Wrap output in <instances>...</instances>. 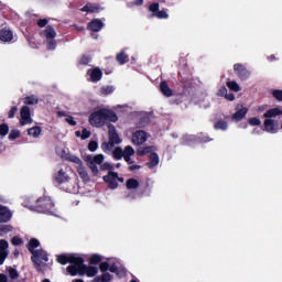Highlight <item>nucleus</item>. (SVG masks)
I'll return each mask as SVG.
<instances>
[{
  "label": "nucleus",
  "mask_w": 282,
  "mask_h": 282,
  "mask_svg": "<svg viewBox=\"0 0 282 282\" xmlns=\"http://www.w3.org/2000/svg\"><path fill=\"white\" fill-rule=\"evenodd\" d=\"M12 219V210L8 206L0 205V224H8Z\"/></svg>",
  "instance_id": "nucleus-15"
},
{
  "label": "nucleus",
  "mask_w": 282,
  "mask_h": 282,
  "mask_svg": "<svg viewBox=\"0 0 282 282\" xmlns=\"http://www.w3.org/2000/svg\"><path fill=\"white\" fill-rule=\"evenodd\" d=\"M100 261H102V256H100V254H93L90 257V264L91 265H98V263H100Z\"/></svg>",
  "instance_id": "nucleus-40"
},
{
  "label": "nucleus",
  "mask_w": 282,
  "mask_h": 282,
  "mask_svg": "<svg viewBox=\"0 0 282 282\" xmlns=\"http://www.w3.org/2000/svg\"><path fill=\"white\" fill-rule=\"evenodd\" d=\"M117 62L119 65H124L126 63H129V55L124 54V51H121L117 54Z\"/></svg>",
  "instance_id": "nucleus-29"
},
{
  "label": "nucleus",
  "mask_w": 282,
  "mask_h": 282,
  "mask_svg": "<svg viewBox=\"0 0 282 282\" xmlns=\"http://www.w3.org/2000/svg\"><path fill=\"white\" fill-rule=\"evenodd\" d=\"M8 254H10V252H0V265H3V263H6V259H8Z\"/></svg>",
  "instance_id": "nucleus-52"
},
{
  "label": "nucleus",
  "mask_w": 282,
  "mask_h": 282,
  "mask_svg": "<svg viewBox=\"0 0 282 282\" xmlns=\"http://www.w3.org/2000/svg\"><path fill=\"white\" fill-rule=\"evenodd\" d=\"M86 162L87 164H101L102 162H105V155L102 154H97V155H88L86 158Z\"/></svg>",
  "instance_id": "nucleus-20"
},
{
  "label": "nucleus",
  "mask_w": 282,
  "mask_h": 282,
  "mask_svg": "<svg viewBox=\"0 0 282 282\" xmlns=\"http://www.w3.org/2000/svg\"><path fill=\"white\" fill-rule=\"evenodd\" d=\"M282 110L281 108H273L268 110L264 115L263 118L265 120L263 121V131L267 133H278L279 132V121L275 120L276 116H281Z\"/></svg>",
  "instance_id": "nucleus-4"
},
{
  "label": "nucleus",
  "mask_w": 282,
  "mask_h": 282,
  "mask_svg": "<svg viewBox=\"0 0 282 282\" xmlns=\"http://www.w3.org/2000/svg\"><path fill=\"white\" fill-rule=\"evenodd\" d=\"M138 197V193L134 192V189H129V192L126 193L124 198L133 200Z\"/></svg>",
  "instance_id": "nucleus-43"
},
{
  "label": "nucleus",
  "mask_w": 282,
  "mask_h": 282,
  "mask_svg": "<svg viewBox=\"0 0 282 282\" xmlns=\"http://www.w3.org/2000/svg\"><path fill=\"white\" fill-rule=\"evenodd\" d=\"M160 90L166 98H171V96H173V89L169 87V84L166 82H161Z\"/></svg>",
  "instance_id": "nucleus-22"
},
{
  "label": "nucleus",
  "mask_w": 282,
  "mask_h": 282,
  "mask_svg": "<svg viewBox=\"0 0 282 282\" xmlns=\"http://www.w3.org/2000/svg\"><path fill=\"white\" fill-rule=\"evenodd\" d=\"M0 232H2V235H8V232H12V226L1 225L0 226Z\"/></svg>",
  "instance_id": "nucleus-45"
},
{
  "label": "nucleus",
  "mask_w": 282,
  "mask_h": 282,
  "mask_svg": "<svg viewBox=\"0 0 282 282\" xmlns=\"http://www.w3.org/2000/svg\"><path fill=\"white\" fill-rule=\"evenodd\" d=\"M17 111H19V108L17 106H13L9 111V118H14V116H17Z\"/></svg>",
  "instance_id": "nucleus-56"
},
{
  "label": "nucleus",
  "mask_w": 282,
  "mask_h": 282,
  "mask_svg": "<svg viewBox=\"0 0 282 282\" xmlns=\"http://www.w3.org/2000/svg\"><path fill=\"white\" fill-rule=\"evenodd\" d=\"M132 155H135V150L131 145H127L123 149V159L128 164H133V159H131Z\"/></svg>",
  "instance_id": "nucleus-17"
},
{
  "label": "nucleus",
  "mask_w": 282,
  "mask_h": 282,
  "mask_svg": "<svg viewBox=\"0 0 282 282\" xmlns=\"http://www.w3.org/2000/svg\"><path fill=\"white\" fill-rule=\"evenodd\" d=\"M0 282H8V275L0 273Z\"/></svg>",
  "instance_id": "nucleus-63"
},
{
  "label": "nucleus",
  "mask_w": 282,
  "mask_h": 282,
  "mask_svg": "<svg viewBox=\"0 0 282 282\" xmlns=\"http://www.w3.org/2000/svg\"><path fill=\"white\" fill-rule=\"evenodd\" d=\"M67 124H69L70 127H76V124H78V122H76V120L74 119V117L72 116H66L65 118Z\"/></svg>",
  "instance_id": "nucleus-47"
},
{
  "label": "nucleus",
  "mask_w": 282,
  "mask_h": 282,
  "mask_svg": "<svg viewBox=\"0 0 282 282\" xmlns=\"http://www.w3.org/2000/svg\"><path fill=\"white\" fill-rule=\"evenodd\" d=\"M77 173L85 182L89 180V174H87V170H85L83 165L77 166Z\"/></svg>",
  "instance_id": "nucleus-31"
},
{
  "label": "nucleus",
  "mask_w": 282,
  "mask_h": 282,
  "mask_svg": "<svg viewBox=\"0 0 282 282\" xmlns=\"http://www.w3.org/2000/svg\"><path fill=\"white\" fill-rule=\"evenodd\" d=\"M88 122L91 127L100 129L105 127L107 122H118V115L111 109L101 108L89 115Z\"/></svg>",
  "instance_id": "nucleus-3"
},
{
  "label": "nucleus",
  "mask_w": 282,
  "mask_h": 282,
  "mask_svg": "<svg viewBox=\"0 0 282 282\" xmlns=\"http://www.w3.org/2000/svg\"><path fill=\"white\" fill-rule=\"evenodd\" d=\"M112 169H113V165H111V163L106 162L101 165V171H112Z\"/></svg>",
  "instance_id": "nucleus-55"
},
{
  "label": "nucleus",
  "mask_w": 282,
  "mask_h": 282,
  "mask_svg": "<svg viewBox=\"0 0 282 282\" xmlns=\"http://www.w3.org/2000/svg\"><path fill=\"white\" fill-rule=\"evenodd\" d=\"M54 184L57 186H63V184H67L70 180L67 167L59 169L55 174H54Z\"/></svg>",
  "instance_id": "nucleus-9"
},
{
  "label": "nucleus",
  "mask_w": 282,
  "mask_h": 282,
  "mask_svg": "<svg viewBox=\"0 0 282 282\" xmlns=\"http://www.w3.org/2000/svg\"><path fill=\"white\" fill-rule=\"evenodd\" d=\"M111 274L109 272H102L100 275L96 276L93 282H111Z\"/></svg>",
  "instance_id": "nucleus-26"
},
{
  "label": "nucleus",
  "mask_w": 282,
  "mask_h": 282,
  "mask_svg": "<svg viewBox=\"0 0 282 282\" xmlns=\"http://www.w3.org/2000/svg\"><path fill=\"white\" fill-rule=\"evenodd\" d=\"M68 115L65 113V111H58L57 118H67Z\"/></svg>",
  "instance_id": "nucleus-64"
},
{
  "label": "nucleus",
  "mask_w": 282,
  "mask_h": 282,
  "mask_svg": "<svg viewBox=\"0 0 282 282\" xmlns=\"http://www.w3.org/2000/svg\"><path fill=\"white\" fill-rule=\"evenodd\" d=\"M12 39H14V34L8 28L0 30V41L2 43H10Z\"/></svg>",
  "instance_id": "nucleus-18"
},
{
  "label": "nucleus",
  "mask_w": 282,
  "mask_h": 282,
  "mask_svg": "<svg viewBox=\"0 0 282 282\" xmlns=\"http://www.w3.org/2000/svg\"><path fill=\"white\" fill-rule=\"evenodd\" d=\"M89 63H91V56H89V55L82 56V58H80L82 65H89Z\"/></svg>",
  "instance_id": "nucleus-48"
},
{
  "label": "nucleus",
  "mask_w": 282,
  "mask_h": 282,
  "mask_svg": "<svg viewBox=\"0 0 282 282\" xmlns=\"http://www.w3.org/2000/svg\"><path fill=\"white\" fill-rule=\"evenodd\" d=\"M10 132V127H8V124L2 123L0 124V135L2 138H6V134Z\"/></svg>",
  "instance_id": "nucleus-42"
},
{
  "label": "nucleus",
  "mask_w": 282,
  "mask_h": 282,
  "mask_svg": "<svg viewBox=\"0 0 282 282\" xmlns=\"http://www.w3.org/2000/svg\"><path fill=\"white\" fill-rule=\"evenodd\" d=\"M149 140V133L144 130H138L132 134L131 142L135 147H142Z\"/></svg>",
  "instance_id": "nucleus-13"
},
{
  "label": "nucleus",
  "mask_w": 282,
  "mask_h": 282,
  "mask_svg": "<svg viewBox=\"0 0 282 282\" xmlns=\"http://www.w3.org/2000/svg\"><path fill=\"white\" fill-rule=\"evenodd\" d=\"M22 206L30 210H35L36 213H44L45 215L58 217V212L56 210V207H54V202H52L50 196H42L35 203L34 197L26 196L24 197Z\"/></svg>",
  "instance_id": "nucleus-2"
},
{
  "label": "nucleus",
  "mask_w": 282,
  "mask_h": 282,
  "mask_svg": "<svg viewBox=\"0 0 282 282\" xmlns=\"http://www.w3.org/2000/svg\"><path fill=\"white\" fill-rule=\"evenodd\" d=\"M250 127H261V119L253 117L248 120Z\"/></svg>",
  "instance_id": "nucleus-44"
},
{
  "label": "nucleus",
  "mask_w": 282,
  "mask_h": 282,
  "mask_svg": "<svg viewBox=\"0 0 282 282\" xmlns=\"http://www.w3.org/2000/svg\"><path fill=\"white\" fill-rule=\"evenodd\" d=\"M226 100H229L230 102L235 101V94L230 93L225 95Z\"/></svg>",
  "instance_id": "nucleus-60"
},
{
  "label": "nucleus",
  "mask_w": 282,
  "mask_h": 282,
  "mask_svg": "<svg viewBox=\"0 0 282 282\" xmlns=\"http://www.w3.org/2000/svg\"><path fill=\"white\" fill-rule=\"evenodd\" d=\"M109 272L116 273L118 272V265L116 263L108 267Z\"/></svg>",
  "instance_id": "nucleus-61"
},
{
  "label": "nucleus",
  "mask_w": 282,
  "mask_h": 282,
  "mask_svg": "<svg viewBox=\"0 0 282 282\" xmlns=\"http://www.w3.org/2000/svg\"><path fill=\"white\" fill-rule=\"evenodd\" d=\"M66 160L68 162H73V164H76L77 167L83 164V161L78 156H76L74 154H68V156H66Z\"/></svg>",
  "instance_id": "nucleus-35"
},
{
  "label": "nucleus",
  "mask_w": 282,
  "mask_h": 282,
  "mask_svg": "<svg viewBox=\"0 0 282 282\" xmlns=\"http://www.w3.org/2000/svg\"><path fill=\"white\" fill-rule=\"evenodd\" d=\"M113 91H116V88H113V86H104L101 88V94L104 96H109V95L113 94Z\"/></svg>",
  "instance_id": "nucleus-39"
},
{
  "label": "nucleus",
  "mask_w": 282,
  "mask_h": 282,
  "mask_svg": "<svg viewBox=\"0 0 282 282\" xmlns=\"http://www.w3.org/2000/svg\"><path fill=\"white\" fill-rule=\"evenodd\" d=\"M148 122H149V118L148 117H143L142 122L139 123V127L140 128H144V127H147Z\"/></svg>",
  "instance_id": "nucleus-62"
},
{
  "label": "nucleus",
  "mask_w": 282,
  "mask_h": 282,
  "mask_svg": "<svg viewBox=\"0 0 282 282\" xmlns=\"http://www.w3.org/2000/svg\"><path fill=\"white\" fill-rule=\"evenodd\" d=\"M216 130L226 131L228 129V122L219 120L214 124Z\"/></svg>",
  "instance_id": "nucleus-34"
},
{
  "label": "nucleus",
  "mask_w": 282,
  "mask_h": 282,
  "mask_svg": "<svg viewBox=\"0 0 282 282\" xmlns=\"http://www.w3.org/2000/svg\"><path fill=\"white\" fill-rule=\"evenodd\" d=\"M140 186V182L135 178H129L126 182V187L128 188V191H135V188H138Z\"/></svg>",
  "instance_id": "nucleus-27"
},
{
  "label": "nucleus",
  "mask_w": 282,
  "mask_h": 282,
  "mask_svg": "<svg viewBox=\"0 0 282 282\" xmlns=\"http://www.w3.org/2000/svg\"><path fill=\"white\" fill-rule=\"evenodd\" d=\"M8 248H10V243L6 239L0 240V252H10L8 251Z\"/></svg>",
  "instance_id": "nucleus-41"
},
{
  "label": "nucleus",
  "mask_w": 282,
  "mask_h": 282,
  "mask_svg": "<svg viewBox=\"0 0 282 282\" xmlns=\"http://www.w3.org/2000/svg\"><path fill=\"white\" fill-rule=\"evenodd\" d=\"M37 25L39 28H45L47 25V20L46 19L39 20Z\"/></svg>",
  "instance_id": "nucleus-59"
},
{
  "label": "nucleus",
  "mask_w": 282,
  "mask_h": 282,
  "mask_svg": "<svg viewBox=\"0 0 282 282\" xmlns=\"http://www.w3.org/2000/svg\"><path fill=\"white\" fill-rule=\"evenodd\" d=\"M57 262L62 265H70L67 267V272L70 276H88L94 278L98 274V268L85 264V259L76 256H67L62 254L57 257Z\"/></svg>",
  "instance_id": "nucleus-1"
},
{
  "label": "nucleus",
  "mask_w": 282,
  "mask_h": 282,
  "mask_svg": "<svg viewBox=\"0 0 282 282\" xmlns=\"http://www.w3.org/2000/svg\"><path fill=\"white\" fill-rule=\"evenodd\" d=\"M112 155L115 160H122V158H124V152L122 148L118 147L113 150Z\"/></svg>",
  "instance_id": "nucleus-36"
},
{
  "label": "nucleus",
  "mask_w": 282,
  "mask_h": 282,
  "mask_svg": "<svg viewBox=\"0 0 282 282\" xmlns=\"http://www.w3.org/2000/svg\"><path fill=\"white\" fill-rule=\"evenodd\" d=\"M21 135V132L19 130H12L9 134V140H17Z\"/></svg>",
  "instance_id": "nucleus-49"
},
{
  "label": "nucleus",
  "mask_w": 282,
  "mask_h": 282,
  "mask_svg": "<svg viewBox=\"0 0 282 282\" xmlns=\"http://www.w3.org/2000/svg\"><path fill=\"white\" fill-rule=\"evenodd\" d=\"M42 131H43V130L41 129V127L35 126V127L30 128V129L28 130V134H29L31 138H39V137L41 135Z\"/></svg>",
  "instance_id": "nucleus-28"
},
{
  "label": "nucleus",
  "mask_w": 282,
  "mask_h": 282,
  "mask_svg": "<svg viewBox=\"0 0 282 282\" xmlns=\"http://www.w3.org/2000/svg\"><path fill=\"white\" fill-rule=\"evenodd\" d=\"M56 153H57V155H59L64 160H66L68 158V155H69L67 150L65 148H63V147H57L56 148Z\"/></svg>",
  "instance_id": "nucleus-37"
},
{
  "label": "nucleus",
  "mask_w": 282,
  "mask_h": 282,
  "mask_svg": "<svg viewBox=\"0 0 282 282\" xmlns=\"http://www.w3.org/2000/svg\"><path fill=\"white\" fill-rule=\"evenodd\" d=\"M87 75L89 76V80L91 83H98L102 79V70H100L98 67L88 69Z\"/></svg>",
  "instance_id": "nucleus-16"
},
{
  "label": "nucleus",
  "mask_w": 282,
  "mask_h": 282,
  "mask_svg": "<svg viewBox=\"0 0 282 282\" xmlns=\"http://www.w3.org/2000/svg\"><path fill=\"white\" fill-rule=\"evenodd\" d=\"M156 151V149H155V147H153V145H151V147H145V148H139L138 150H137V155H149V153H150V155L153 153V152H155Z\"/></svg>",
  "instance_id": "nucleus-24"
},
{
  "label": "nucleus",
  "mask_w": 282,
  "mask_h": 282,
  "mask_svg": "<svg viewBox=\"0 0 282 282\" xmlns=\"http://www.w3.org/2000/svg\"><path fill=\"white\" fill-rule=\"evenodd\" d=\"M7 272L11 279V281H17V279H19V271H17V269L9 267L7 269Z\"/></svg>",
  "instance_id": "nucleus-32"
},
{
  "label": "nucleus",
  "mask_w": 282,
  "mask_h": 282,
  "mask_svg": "<svg viewBox=\"0 0 282 282\" xmlns=\"http://www.w3.org/2000/svg\"><path fill=\"white\" fill-rule=\"evenodd\" d=\"M24 105H39V97L34 95L25 97Z\"/></svg>",
  "instance_id": "nucleus-33"
},
{
  "label": "nucleus",
  "mask_w": 282,
  "mask_h": 282,
  "mask_svg": "<svg viewBox=\"0 0 282 282\" xmlns=\"http://www.w3.org/2000/svg\"><path fill=\"white\" fill-rule=\"evenodd\" d=\"M105 28V23L100 19H94L90 23H88V30L91 32H100Z\"/></svg>",
  "instance_id": "nucleus-19"
},
{
  "label": "nucleus",
  "mask_w": 282,
  "mask_h": 282,
  "mask_svg": "<svg viewBox=\"0 0 282 282\" xmlns=\"http://www.w3.org/2000/svg\"><path fill=\"white\" fill-rule=\"evenodd\" d=\"M82 12H89L90 14H94L96 12H100V7L88 3L82 8Z\"/></svg>",
  "instance_id": "nucleus-23"
},
{
  "label": "nucleus",
  "mask_w": 282,
  "mask_h": 282,
  "mask_svg": "<svg viewBox=\"0 0 282 282\" xmlns=\"http://www.w3.org/2000/svg\"><path fill=\"white\" fill-rule=\"evenodd\" d=\"M39 246H40V242H39L37 239H35V238L31 239L30 242H29V250H30V252H32V253L36 252V250H34V249L39 248Z\"/></svg>",
  "instance_id": "nucleus-38"
},
{
  "label": "nucleus",
  "mask_w": 282,
  "mask_h": 282,
  "mask_svg": "<svg viewBox=\"0 0 282 282\" xmlns=\"http://www.w3.org/2000/svg\"><path fill=\"white\" fill-rule=\"evenodd\" d=\"M11 243L13 246H22L23 240L21 238H19V237H13L12 240H11Z\"/></svg>",
  "instance_id": "nucleus-53"
},
{
  "label": "nucleus",
  "mask_w": 282,
  "mask_h": 282,
  "mask_svg": "<svg viewBox=\"0 0 282 282\" xmlns=\"http://www.w3.org/2000/svg\"><path fill=\"white\" fill-rule=\"evenodd\" d=\"M234 72L240 80H248L250 78V69L241 63L234 64Z\"/></svg>",
  "instance_id": "nucleus-10"
},
{
  "label": "nucleus",
  "mask_w": 282,
  "mask_h": 282,
  "mask_svg": "<svg viewBox=\"0 0 282 282\" xmlns=\"http://www.w3.org/2000/svg\"><path fill=\"white\" fill-rule=\"evenodd\" d=\"M88 149L89 151H96L98 149V142L96 141H90L89 144H88Z\"/></svg>",
  "instance_id": "nucleus-54"
},
{
  "label": "nucleus",
  "mask_w": 282,
  "mask_h": 282,
  "mask_svg": "<svg viewBox=\"0 0 282 282\" xmlns=\"http://www.w3.org/2000/svg\"><path fill=\"white\" fill-rule=\"evenodd\" d=\"M88 166L93 171L94 175H98V166L94 163H88Z\"/></svg>",
  "instance_id": "nucleus-58"
},
{
  "label": "nucleus",
  "mask_w": 282,
  "mask_h": 282,
  "mask_svg": "<svg viewBox=\"0 0 282 282\" xmlns=\"http://www.w3.org/2000/svg\"><path fill=\"white\" fill-rule=\"evenodd\" d=\"M247 113H248V108L242 107V108L238 109V111L232 115V120H235L236 122H241V120H243V118H246Z\"/></svg>",
  "instance_id": "nucleus-21"
},
{
  "label": "nucleus",
  "mask_w": 282,
  "mask_h": 282,
  "mask_svg": "<svg viewBox=\"0 0 282 282\" xmlns=\"http://www.w3.org/2000/svg\"><path fill=\"white\" fill-rule=\"evenodd\" d=\"M228 94V88H226V86H221L218 91H217V96L225 98V96Z\"/></svg>",
  "instance_id": "nucleus-46"
},
{
  "label": "nucleus",
  "mask_w": 282,
  "mask_h": 282,
  "mask_svg": "<svg viewBox=\"0 0 282 282\" xmlns=\"http://www.w3.org/2000/svg\"><path fill=\"white\" fill-rule=\"evenodd\" d=\"M42 35L46 39L47 50H56V31L52 26H46L42 32Z\"/></svg>",
  "instance_id": "nucleus-8"
},
{
  "label": "nucleus",
  "mask_w": 282,
  "mask_h": 282,
  "mask_svg": "<svg viewBox=\"0 0 282 282\" xmlns=\"http://www.w3.org/2000/svg\"><path fill=\"white\" fill-rule=\"evenodd\" d=\"M158 164H160V156L158 155V153L152 152L150 154V162L148 163V166L149 169H153L158 166Z\"/></svg>",
  "instance_id": "nucleus-25"
},
{
  "label": "nucleus",
  "mask_w": 282,
  "mask_h": 282,
  "mask_svg": "<svg viewBox=\"0 0 282 282\" xmlns=\"http://www.w3.org/2000/svg\"><path fill=\"white\" fill-rule=\"evenodd\" d=\"M227 87L230 89V91H241V86L236 80L227 82Z\"/></svg>",
  "instance_id": "nucleus-30"
},
{
  "label": "nucleus",
  "mask_w": 282,
  "mask_h": 282,
  "mask_svg": "<svg viewBox=\"0 0 282 282\" xmlns=\"http://www.w3.org/2000/svg\"><path fill=\"white\" fill-rule=\"evenodd\" d=\"M87 138H91V131L87 130V128H84L82 131V140H87Z\"/></svg>",
  "instance_id": "nucleus-50"
},
{
  "label": "nucleus",
  "mask_w": 282,
  "mask_h": 282,
  "mask_svg": "<svg viewBox=\"0 0 282 282\" xmlns=\"http://www.w3.org/2000/svg\"><path fill=\"white\" fill-rule=\"evenodd\" d=\"M213 139H209L208 135L204 133H199L198 137L193 134H185L183 137L182 144H187L188 147H193L195 142H210Z\"/></svg>",
  "instance_id": "nucleus-7"
},
{
  "label": "nucleus",
  "mask_w": 282,
  "mask_h": 282,
  "mask_svg": "<svg viewBox=\"0 0 282 282\" xmlns=\"http://www.w3.org/2000/svg\"><path fill=\"white\" fill-rule=\"evenodd\" d=\"M99 270H100L101 272H107V270H109V264H108V262H102V263H100Z\"/></svg>",
  "instance_id": "nucleus-57"
},
{
  "label": "nucleus",
  "mask_w": 282,
  "mask_h": 282,
  "mask_svg": "<svg viewBox=\"0 0 282 282\" xmlns=\"http://www.w3.org/2000/svg\"><path fill=\"white\" fill-rule=\"evenodd\" d=\"M32 254L33 263H35L39 270H43V268H45L47 261L50 260L47 258V252H45L44 250H35L32 252Z\"/></svg>",
  "instance_id": "nucleus-6"
},
{
  "label": "nucleus",
  "mask_w": 282,
  "mask_h": 282,
  "mask_svg": "<svg viewBox=\"0 0 282 282\" xmlns=\"http://www.w3.org/2000/svg\"><path fill=\"white\" fill-rule=\"evenodd\" d=\"M272 96L275 98V100L282 101V90H273Z\"/></svg>",
  "instance_id": "nucleus-51"
},
{
  "label": "nucleus",
  "mask_w": 282,
  "mask_h": 282,
  "mask_svg": "<svg viewBox=\"0 0 282 282\" xmlns=\"http://www.w3.org/2000/svg\"><path fill=\"white\" fill-rule=\"evenodd\" d=\"M108 133L109 142L101 144V149L102 151H105V153H107V151H111L115 144H120V142H122V139H120V135H118V132L116 131V127L113 124L108 126Z\"/></svg>",
  "instance_id": "nucleus-5"
},
{
  "label": "nucleus",
  "mask_w": 282,
  "mask_h": 282,
  "mask_svg": "<svg viewBox=\"0 0 282 282\" xmlns=\"http://www.w3.org/2000/svg\"><path fill=\"white\" fill-rule=\"evenodd\" d=\"M104 182H107L109 188L115 191V188H118V182H124V180L118 177V173L109 172L108 175L104 176Z\"/></svg>",
  "instance_id": "nucleus-14"
},
{
  "label": "nucleus",
  "mask_w": 282,
  "mask_h": 282,
  "mask_svg": "<svg viewBox=\"0 0 282 282\" xmlns=\"http://www.w3.org/2000/svg\"><path fill=\"white\" fill-rule=\"evenodd\" d=\"M34 119H32V112L30 107L23 106L20 110V124L21 127H25L26 124H32Z\"/></svg>",
  "instance_id": "nucleus-11"
},
{
  "label": "nucleus",
  "mask_w": 282,
  "mask_h": 282,
  "mask_svg": "<svg viewBox=\"0 0 282 282\" xmlns=\"http://www.w3.org/2000/svg\"><path fill=\"white\" fill-rule=\"evenodd\" d=\"M149 11L152 12V17L156 19H169V9L160 11V3L154 2L149 6Z\"/></svg>",
  "instance_id": "nucleus-12"
}]
</instances>
